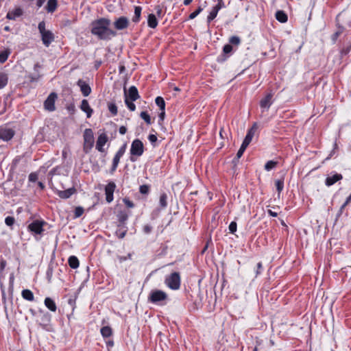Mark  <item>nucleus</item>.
<instances>
[{
	"label": "nucleus",
	"instance_id": "f257e3e1",
	"mask_svg": "<svg viewBox=\"0 0 351 351\" xmlns=\"http://www.w3.org/2000/svg\"><path fill=\"white\" fill-rule=\"evenodd\" d=\"M111 21L101 17L93 21L90 24V33L97 39L108 41L117 35V32L110 28Z\"/></svg>",
	"mask_w": 351,
	"mask_h": 351
},
{
	"label": "nucleus",
	"instance_id": "f03ea898",
	"mask_svg": "<svg viewBox=\"0 0 351 351\" xmlns=\"http://www.w3.org/2000/svg\"><path fill=\"white\" fill-rule=\"evenodd\" d=\"M168 295L164 291L160 289H153L148 295V301L150 303L163 306L167 304Z\"/></svg>",
	"mask_w": 351,
	"mask_h": 351
},
{
	"label": "nucleus",
	"instance_id": "7ed1b4c3",
	"mask_svg": "<svg viewBox=\"0 0 351 351\" xmlns=\"http://www.w3.org/2000/svg\"><path fill=\"white\" fill-rule=\"evenodd\" d=\"M38 29L41 36L43 44L47 47H49L54 41V34L51 31L46 29L44 21L38 23Z\"/></svg>",
	"mask_w": 351,
	"mask_h": 351
},
{
	"label": "nucleus",
	"instance_id": "20e7f679",
	"mask_svg": "<svg viewBox=\"0 0 351 351\" xmlns=\"http://www.w3.org/2000/svg\"><path fill=\"white\" fill-rule=\"evenodd\" d=\"M130 160L131 162H136L138 157L143 155L144 152V145L141 140L138 138L134 139L130 147Z\"/></svg>",
	"mask_w": 351,
	"mask_h": 351
},
{
	"label": "nucleus",
	"instance_id": "39448f33",
	"mask_svg": "<svg viewBox=\"0 0 351 351\" xmlns=\"http://www.w3.org/2000/svg\"><path fill=\"white\" fill-rule=\"evenodd\" d=\"M165 284L171 290H178L181 285L180 274L178 271H173L166 276Z\"/></svg>",
	"mask_w": 351,
	"mask_h": 351
},
{
	"label": "nucleus",
	"instance_id": "423d86ee",
	"mask_svg": "<svg viewBox=\"0 0 351 351\" xmlns=\"http://www.w3.org/2000/svg\"><path fill=\"white\" fill-rule=\"evenodd\" d=\"M46 224L47 222L44 220L36 219L28 225L27 230L34 235L36 239H38L37 235L42 236L43 232L45 231L43 227Z\"/></svg>",
	"mask_w": 351,
	"mask_h": 351
},
{
	"label": "nucleus",
	"instance_id": "0eeeda50",
	"mask_svg": "<svg viewBox=\"0 0 351 351\" xmlns=\"http://www.w3.org/2000/svg\"><path fill=\"white\" fill-rule=\"evenodd\" d=\"M40 314V320L38 324L40 327L48 332L52 331V327L51 325V315L49 313L43 311V309L38 310Z\"/></svg>",
	"mask_w": 351,
	"mask_h": 351
},
{
	"label": "nucleus",
	"instance_id": "6e6552de",
	"mask_svg": "<svg viewBox=\"0 0 351 351\" xmlns=\"http://www.w3.org/2000/svg\"><path fill=\"white\" fill-rule=\"evenodd\" d=\"M84 151L88 153L94 144L93 132L90 128L84 130Z\"/></svg>",
	"mask_w": 351,
	"mask_h": 351
},
{
	"label": "nucleus",
	"instance_id": "1a4fd4ad",
	"mask_svg": "<svg viewBox=\"0 0 351 351\" xmlns=\"http://www.w3.org/2000/svg\"><path fill=\"white\" fill-rule=\"evenodd\" d=\"M130 21L128 17L122 16L115 19L113 25L114 29L117 31H121L127 29L130 26Z\"/></svg>",
	"mask_w": 351,
	"mask_h": 351
},
{
	"label": "nucleus",
	"instance_id": "9d476101",
	"mask_svg": "<svg viewBox=\"0 0 351 351\" xmlns=\"http://www.w3.org/2000/svg\"><path fill=\"white\" fill-rule=\"evenodd\" d=\"M15 134V131L6 125L0 126V139L4 141L11 140Z\"/></svg>",
	"mask_w": 351,
	"mask_h": 351
},
{
	"label": "nucleus",
	"instance_id": "9b49d317",
	"mask_svg": "<svg viewBox=\"0 0 351 351\" xmlns=\"http://www.w3.org/2000/svg\"><path fill=\"white\" fill-rule=\"evenodd\" d=\"M58 95L56 93H51L44 102V107L46 110L53 112L56 110L55 101Z\"/></svg>",
	"mask_w": 351,
	"mask_h": 351
},
{
	"label": "nucleus",
	"instance_id": "f8f14e48",
	"mask_svg": "<svg viewBox=\"0 0 351 351\" xmlns=\"http://www.w3.org/2000/svg\"><path fill=\"white\" fill-rule=\"evenodd\" d=\"M116 189V184L114 182H109L105 186L106 200L108 203H111L114 199V192Z\"/></svg>",
	"mask_w": 351,
	"mask_h": 351
},
{
	"label": "nucleus",
	"instance_id": "ddd939ff",
	"mask_svg": "<svg viewBox=\"0 0 351 351\" xmlns=\"http://www.w3.org/2000/svg\"><path fill=\"white\" fill-rule=\"evenodd\" d=\"M233 47L230 44H226L223 47V53L217 58L218 62H223L232 54Z\"/></svg>",
	"mask_w": 351,
	"mask_h": 351
},
{
	"label": "nucleus",
	"instance_id": "4468645a",
	"mask_svg": "<svg viewBox=\"0 0 351 351\" xmlns=\"http://www.w3.org/2000/svg\"><path fill=\"white\" fill-rule=\"evenodd\" d=\"M274 96V93L271 90L268 93L265 97H263L260 101V106L261 108L268 110L271 106L273 101L272 98Z\"/></svg>",
	"mask_w": 351,
	"mask_h": 351
},
{
	"label": "nucleus",
	"instance_id": "2eb2a0df",
	"mask_svg": "<svg viewBox=\"0 0 351 351\" xmlns=\"http://www.w3.org/2000/svg\"><path fill=\"white\" fill-rule=\"evenodd\" d=\"M108 137L106 135V134L104 132L101 133L99 135L97 140L96 149L99 152H104V146L108 142Z\"/></svg>",
	"mask_w": 351,
	"mask_h": 351
},
{
	"label": "nucleus",
	"instance_id": "dca6fc26",
	"mask_svg": "<svg viewBox=\"0 0 351 351\" xmlns=\"http://www.w3.org/2000/svg\"><path fill=\"white\" fill-rule=\"evenodd\" d=\"M76 191H77L75 187H71L64 191L56 190V193L61 199H66L70 198L71 195L76 193Z\"/></svg>",
	"mask_w": 351,
	"mask_h": 351
},
{
	"label": "nucleus",
	"instance_id": "f3484780",
	"mask_svg": "<svg viewBox=\"0 0 351 351\" xmlns=\"http://www.w3.org/2000/svg\"><path fill=\"white\" fill-rule=\"evenodd\" d=\"M77 85L80 88V90L83 96L87 97L90 94L91 88L89 84L84 80L80 79L77 82Z\"/></svg>",
	"mask_w": 351,
	"mask_h": 351
},
{
	"label": "nucleus",
	"instance_id": "a211bd4d",
	"mask_svg": "<svg viewBox=\"0 0 351 351\" xmlns=\"http://www.w3.org/2000/svg\"><path fill=\"white\" fill-rule=\"evenodd\" d=\"M343 179V176L340 173H334L332 175H329L325 180V184L327 186H330L335 184L337 182Z\"/></svg>",
	"mask_w": 351,
	"mask_h": 351
},
{
	"label": "nucleus",
	"instance_id": "6ab92c4d",
	"mask_svg": "<svg viewBox=\"0 0 351 351\" xmlns=\"http://www.w3.org/2000/svg\"><path fill=\"white\" fill-rule=\"evenodd\" d=\"M126 97H128V99L132 100V101H135L140 97L138 89L136 88V86H130L128 90V94L125 91V98H126Z\"/></svg>",
	"mask_w": 351,
	"mask_h": 351
},
{
	"label": "nucleus",
	"instance_id": "aec40b11",
	"mask_svg": "<svg viewBox=\"0 0 351 351\" xmlns=\"http://www.w3.org/2000/svg\"><path fill=\"white\" fill-rule=\"evenodd\" d=\"M23 14V10L21 8H16L12 10H10L6 15V18L9 20H16Z\"/></svg>",
	"mask_w": 351,
	"mask_h": 351
},
{
	"label": "nucleus",
	"instance_id": "412c9836",
	"mask_svg": "<svg viewBox=\"0 0 351 351\" xmlns=\"http://www.w3.org/2000/svg\"><path fill=\"white\" fill-rule=\"evenodd\" d=\"M117 217L118 219L117 226H127L126 221L128 219V214L126 211H119L117 215Z\"/></svg>",
	"mask_w": 351,
	"mask_h": 351
},
{
	"label": "nucleus",
	"instance_id": "4be33fe9",
	"mask_svg": "<svg viewBox=\"0 0 351 351\" xmlns=\"http://www.w3.org/2000/svg\"><path fill=\"white\" fill-rule=\"evenodd\" d=\"M80 109L86 114L87 118H90L93 113V110L90 108L86 99L82 101Z\"/></svg>",
	"mask_w": 351,
	"mask_h": 351
},
{
	"label": "nucleus",
	"instance_id": "5701e85b",
	"mask_svg": "<svg viewBox=\"0 0 351 351\" xmlns=\"http://www.w3.org/2000/svg\"><path fill=\"white\" fill-rule=\"evenodd\" d=\"M45 306L51 311L56 312L57 310V306L55 301L51 298H46L44 301Z\"/></svg>",
	"mask_w": 351,
	"mask_h": 351
},
{
	"label": "nucleus",
	"instance_id": "b1692460",
	"mask_svg": "<svg viewBox=\"0 0 351 351\" xmlns=\"http://www.w3.org/2000/svg\"><path fill=\"white\" fill-rule=\"evenodd\" d=\"M134 14L132 19V21L134 23H138L141 19L142 8L138 5L134 6Z\"/></svg>",
	"mask_w": 351,
	"mask_h": 351
},
{
	"label": "nucleus",
	"instance_id": "393cba45",
	"mask_svg": "<svg viewBox=\"0 0 351 351\" xmlns=\"http://www.w3.org/2000/svg\"><path fill=\"white\" fill-rule=\"evenodd\" d=\"M58 8V0H48L45 10L49 12L53 13Z\"/></svg>",
	"mask_w": 351,
	"mask_h": 351
},
{
	"label": "nucleus",
	"instance_id": "a878e982",
	"mask_svg": "<svg viewBox=\"0 0 351 351\" xmlns=\"http://www.w3.org/2000/svg\"><path fill=\"white\" fill-rule=\"evenodd\" d=\"M147 25L152 28V29H154L157 27L158 25V19L156 16L155 14H149L147 16Z\"/></svg>",
	"mask_w": 351,
	"mask_h": 351
},
{
	"label": "nucleus",
	"instance_id": "bb28decb",
	"mask_svg": "<svg viewBox=\"0 0 351 351\" xmlns=\"http://www.w3.org/2000/svg\"><path fill=\"white\" fill-rule=\"evenodd\" d=\"M276 19L280 23H286L288 20L287 14L282 10H278L276 12Z\"/></svg>",
	"mask_w": 351,
	"mask_h": 351
},
{
	"label": "nucleus",
	"instance_id": "cd10ccee",
	"mask_svg": "<svg viewBox=\"0 0 351 351\" xmlns=\"http://www.w3.org/2000/svg\"><path fill=\"white\" fill-rule=\"evenodd\" d=\"M128 229L127 226H117V230L115 231V235L119 239H123L127 234Z\"/></svg>",
	"mask_w": 351,
	"mask_h": 351
},
{
	"label": "nucleus",
	"instance_id": "c85d7f7f",
	"mask_svg": "<svg viewBox=\"0 0 351 351\" xmlns=\"http://www.w3.org/2000/svg\"><path fill=\"white\" fill-rule=\"evenodd\" d=\"M122 156L115 154V155L113 158V160H112V164L111 168L110 169V174H113L114 173V171L117 170L118 165L120 161V158Z\"/></svg>",
	"mask_w": 351,
	"mask_h": 351
},
{
	"label": "nucleus",
	"instance_id": "c756f323",
	"mask_svg": "<svg viewBox=\"0 0 351 351\" xmlns=\"http://www.w3.org/2000/svg\"><path fill=\"white\" fill-rule=\"evenodd\" d=\"M21 295L23 299L27 301H33L34 296L33 292L29 289H23L21 292Z\"/></svg>",
	"mask_w": 351,
	"mask_h": 351
},
{
	"label": "nucleus",
	"instance_id": "7c9ffc66",
	"mask_svg": "<svg viewBox=\"0 0 351 351\" xmlns=\"http://www.w3.org/2000/svg\"><path fill=\"white\" fill-rule=\"evenodd\" d=\"M257 130V124L254 123L251 128L247 130V134L245 137L247 141H252L253 136H254L255 132Z\"/></svg>",
	"mask_w": 351,
	"mask_h": 351
},
{
	"label": "nucleus",
	"instance_id": "2f4dec72",
	"mask_svg": "<svg viewBox=\"0 0 351 351\" xmlns=\"http://www.w3.org/2000/svg\"><path fill=\"white\" fill-rule=\"evenodd\" d=\"M68 263L72 269H77L80 265L79 260L75 256H71L68 259Z\"/></svg>",
	"mask_w": 351,
	"mask_h": 351
},
{
	"label": "nucleus",
	"instance_id": "473e14b6",
	"mask_svg": "<svg viewBox=\"0 0 351 351\" xmlns=\"http://www.w3.org/2000/svg\"><path fill=\"white\" fill-rule=\"evenodd\" d=\"M10 53L11 51L9 49L0 51V63H4L8 60Z\"/></svg>",
	"mask_w": 351,
	"mask_h": 351
},
{
	"label": "nucleus",
	"instance_id": "72a5a7b5",
	"mask_svg": "<svg viewBox=\"0 0 351 351\" xmlns=\"http://www.w3.org/2000/svg\"><path fill=\"white\" fill-rule=\"evenodd\" d=\"M100 332L104 338L110 337L112 334V328L108 326L102 327Z\"/></svg>",
	"mask_w": 351,
	"mask_h": 351
},
{
	"label": "nucleus",
	"instance_id": "f704fd0d",
	"mask_svg": "<svg viewBox=\"0 0 351 351\" xmlns=\"http://www.w3.org/2000/svg\"><path fill=\"white\" fill-rule=\"evenodd\" d=\"M8 82V75L5 73L0 72V89L4 88Z\"/></svg>",
	"mask_w": 351,
	"mask_h": 351
},
{
	"label": "nucleus",
	"instance_id": "c9c22d12",
	"mask_svg": "<svg viewBox=\"0 0 351 351\" xmlns=\"http://www.w3.org/2000/svg\"><path fill=\"white\" fill-rule=\"evenodd\" d=\"M156 104L159 107L161 111H165V101L162 97H157L155 99Z\"/></svg>",
	"mask_w": 351,
	"mask_h": 351
},
{
	"label": "nucleus",
	"instance_id": "e433bc0d",
	"mask_svg": "<svg viewBox=\"0 0 351 351\" xmlns=\"http://www.w3.org/2000/svg\"><path fill=\"white\" fill-rule=\"evenodd\" d=\"M219 10L214 6L207 16V23H210L215 19L218 14Z\"/></svg>",
	"mask_w": 351,
	"mask_h": 351
},
{
	"label": "nucleus",
	"instance_id": "4c0bfd02",
	"mask_svg": "<svg viewBox=\"0 0 351 351\" xmlns=\"http://www.w3.org/2000/svg\"><path fill=\"white\" fill-rule=\"evenodd\" d=\"M159 204L161 208H165L167 206V195L165 193L160 194Z\"/></svg>",
	"mask_w": 351,
	"mask_h": 351
},
{
	"label": "nucleus",
	"instance_id": "58836bf2",
	"mask_svg": "<svg viewBox=\"0 0 351 351\" xmlns=\"http://www.w3.org/2000/svg\"><path fill=\"white\" fill-rule=\"evenodd\" d=\"M275 184L276 186V190L278 194H280L284 188V178L276 180Z\"/></svg>",
	"mask_w": 351,
	"mask_h": 351
},
{
	"label": "nucleus",
	"instance_id": "ea45409f",
	"mask_svg": "<svg viewBox=\"0 0 351 351\" xmlns=\"http://www.w3.org/2000/svg\"><path fill=\"white\" fill-rule=\"evenodd\" d=\"M278 165V162L274 160H269L265 165V169L266 171H271L274 169Z\"/></svg>",
	"mask_w": 351,
	"mask_h": 351
},
{
	"label": "nucleus",
	"instance_id": "a19ab883",
	"mask_svg": "<svg viewBox=\"0 0 351 351\" xmlns=\"http://www.w3.org/2000/svg\"><path fill=\"white\" fill-rule=\"evenodd\" d=\"M140 117L142 119H143L145 121V122L147 125H150L152 123L151 117H150L149 114L147 113V112H146V111L141 112L140 114Z\"/></svg>",
	"mask_w": 351,
	"mask_h": 351
},
{
	"label": "nucleus",
	"instance_id": "79ce46f5",
	"mask_svg": "<svg viewBox=\"0 0 351 351\" xmlns=\"http://www.w3.org/2000/svg\"><path fill=\"white\" fill-rule=\"evenodd\" d=\"M241 43V38L237 36H232L229 38V44L238 46Z\"/></svg>",
	"mask_w": 351,
	"mask_h": 351
},
{
	"label": "nucleus",
	"instance_id": "37998d69",
	"mask_svg": "<svg viewBox=\"0 0 351 351\" xmlns=\"http://www.w3.org/2000/svg\"><path fill=\"white\" fill-rule=\"evenodd\" d=\"M125 104L130 111L136 110V105L134 104V101H132L128 97L125 98Z\"/></svg>",
	"mask_w": 351,
	"mask_h": 351
},
{
	"label": "nucleus",
	"instance_id": "c03bdc74",
	"mask_svg": "<svg viewBox=\"0 0 351 351\" xmlns=\"http://www.w3.org/2000/svg\"><path fill=\"white\" fill-rule=\"evenodd\" d=\"M14 223H15V219L14 217L8 216L5 217V223L6 224V226H9L12 230L13 229L12 226L14 224Z\"/></svg>",
	"mask_w": 351,
	"mask_h": 351
},
{
	"label": "nucleus",
	"instance_id": "a18cd8bd",
	"mask_svg": "<svg viewBox=\"0 0 351 351\" xmlns=\"http://www.w3.org/2000/svg\"><path fill=\"white\" fill-rule=\"evenodd\" d=\"M150 186L147 184L141 185L139 187V192L143 195H148L149 193Z\"/></svg>",
	"mask_w": 351,
	"mask_h": 351
},
{
	"label": "nucleus",
	"instance_id": "49530a36",
	"mask_svg": "<svg viewBox=\"0 0 351 351\" xmlns=\"http://www.w3.org/2000/svg\"><path fill=\"white\" fill-rule=\"evenodd\" d=\"M108 108L109 111L111 112L112 115H117L118 110H117V106L114 103H109L108 105Z\"/></svg>",
	"mask_w": 351,
	"mask_h": 351
},
{
	"label": "nucleus",
	"instance_id": "de8ad7c7",
	"mask_svg": "<svg viewBox=\"0 0 351 351\" xmlns=\"http://www.w3.org/2000/svg\"><path fill=\"white\" fill-rule=\"evenodd\" d=\"M84 208L81 206H77L75 208L74 210V217L75 218H78L81 217L84 213Z\"/></svg>",
	"mask_w": 351,
	"mask_h": 351
},
{
	"label": "nucleus",
	"instance_id": "09e8293b",
	"mask_svg": "<svg viewBox=\"0 0 351 351\" xmlns=\"http://www.w3.org/2000/svg\"><path fill=\"white\" fill-rule=\"evenodd\" d=\"M202 10L203 8L201 6H199L196 10L190 14L189 19L191 20L195 19L200 12H202Z\"/></svg>",
	"mask_w": 351,
	"mask_h": 351
},
{
	"label": "nucleus",
	"instance_id": "8fccbe9b",
	"mask_svg": "<svg viewBox=\"0 0 351 351\" xmlns=\"http://www.w3.org/2000/svg\"><path fill=\"white\" fill-rule=\"evenodd\" d=\"M245 149L240 147L239 151L237 152V156L236 157L233 159L232 162H236L237 161L239 160V159L242 156V155L243 154L244 152H245Z\"/></svg>",
	"mask_w": 351,
	"mask_h": 351
},
{
	"label": "nucleus",
	"instance_id": "3c124183",
	"mask_svg": "<svg viewBox=\"0 0 351 351\" xmlns=\"http://www.w3.org/2000/svg\"><path fill=\"white\" fill-rule=\"evenodd\" d=\"M38 178V173L37 172H32L28 176L29 181L31 182H35Z\"/></svg>",
	"mask_w": 351,
	"mask_h": 351
},
{
	"label": "nucleus",
	"instance_id": "603ef678",
	"mask_svg": "<svg viewBox=\"0 0 351 351\" xmlns=\"http://www.w3.org/2000/svg\"><path fill=\"white\" fill-rule=\"evenodd\" d=\"M237 224L235 221H232L228 227L230 233L234 234L237 231Z\"/></svg>",
	"mask_w": 351,
	"mask_h": 351
},
{
	"label": "nucleus",
	"instance_id": "864d4df0",
	"mask_svg": "<svg viewBox=\"0 0 351 351\" xmlns=\"http://www.w3.org/2000/svg\"><path fill=\"white\" fill-rule=\"evenodd\" d=\"M66 108L69 111L70 114H74L76 111L75 106L73 103H71V104H68L66 106Z\"/></svg>",
	"mask_w": 351,
	"mask_h": 351
},
{
	"label": "nucleus",
	"instance_id": "5fc2aeb1",
	"mask_svg": "<svg viewBox=\"0 0 351 351\" xmlns=\"http://www.w3.org/2000/svg\"><path fill=\"white\" fill-rule=\"evenodd\" d=\"M153 227L149 224H145L143 228V231L145 234H149L152 232Z\"/></svg>",
	"mask_w": 351,
	"mask_h": 351
},
{
	"label": "nucleus",
	"instance_id": "6e6d98bb",
	"mask_svg": "<svg viewBox=\"0 0 351 351\" xmlns=\"http://www.w3.org/2000/svg\"><path fill=\"white\" fill-rule=\"evenodd\" d=\"M126 147H127V144L126 143H124L119 149V150L117 152V154L121 156H123V154H125V150H126Z\"/></svg>",
	"mask_w": 351,
	"mask_h": 351
},
{
	"label": "nucleus",
	"instance_id": "4d7b16f0",
	"mask_svg": "<svg viewBox=\"0 0 351 351\" xmlns=\"http://www.w3.org/2000/svg\"><path fill=\"white\" fill-rule=\"evenodd\" d=\"M47 278L48 280V282H50L51 280V277L53 276V268L51 267H49L47 272H46Z\"/></svg>",
	"mask_w": 351,
	"mask_h": 351
},
{
	"label": "nucleus",
	"instance_id": "13d9d810",
	"mask_svg": "<svg viewBox=\"0 0 351 351\" xmlns=\"http://www.w3.org/2000/svg\"><path fill=\"white\" fill-rule=\"evenodd\" d=\"M350 51H351V43L348 46L345 47L341 49V54L342 56H346L347 54H348L350 53Z\"/></svg>",
	"mask_w": 351,
	"mask_h": 351
},
{
	"label": "nucleus",
	"instance_id": "bf43d9fd",
	"mask_svg": "<svg viewBox=\"0 0 351 351\" xmlns=\"http://www.w3.org/2000/svg\"><path fill=\"white\" fill-rule=\"evenodd\" d=\"M123 202L128 208L134 207V204L133 203V202L130 200L128 198H123Z\"/></svg>",
	"mask_w": 351,
	"mask_h": 351
},
{
	"label": "nucleus",
	"instance_id": "052dcab7",
	"mask_svg": "<svg viewBox=\"0 0 351 351\" xmlns=\"http://www.w3.org/2000/svg\"><path fill=\"white\" fill-rule=\"evenodd\" d=\"M342 32H343V28H341V29L338 30L337 32H336L335 34H332V40H333V42H335L337 40V39L338 38V37L340 36V34Z\"/></svg>",
	"mask_w": 351,
	"mask_h": 351
},
{
	"label": "nucleus",
	"instance_id": "680f3d73",
	"mask_svg": "<svg viewBox=\"0 0 351 351\" xmlns=\"http://www.w3.org/2000/svg\"><path fill=\"white\" fill-rule=\"evenodd\" d=\"M215 7L219 11L221 8L225 7L223 0H217V3Z\"/></svg>",
	"mask_w": 351,
	"mask_h": 351
},
{
	"label": "nucleus",
	"instance_id": "e2e57ef3",
	"mask_svg": "<svg viewBox=\"0 0 351 351\" xmlns=\"http://www.w3.org/2000/svg\"><path fill=\"white\" fill-rule=\"evenodd\" d=\"M148 140L152 144H154L157 141L158 138L155 134H149L148 136Z\"/></svg>",
	"mask_w": 351,
	"mask_h": 351
},
{
	"label": "nucleus",
	"instance_id": "0e129e2a",
	"mask_svg": "<svg viewBox=\"0 0 351 351\" xmlns=\"http://www.w3.org/2000/svg\"><path fill=\"white\" fill-rule=\"evenodd\" d=\"M29 78L31 82H36L40 78V75L39 74H36V75L31 74L29 75Z\"/></svg>",
	"mask_w": 351,
	"mask_h": 351
},
{
	"label": "nucleus",
	"instance_id": "69168bd1",
	"mask_svg": "<svg viewBox=\"0 0 351 351\" xmlns=\"http://www.w3.org/2000/svg\"><path fill=\"white\" fill-rule=\"evenodd\" d=\"M156 10L157 16L158 18H161L162 16V11L159 5L156 7Z\"/></svg>",
	"mask_w": 351,
	"mask_h": 351
},
{
	"label": "nucleus",
	"instance_id": "338daca9",
	"mask_svg": "<svg viewBox=\"0 0 351 351\" xmlns=\"http://www.w3.org/2000/svg\"><path fill=\"white\" fill-rule=\"evenodd\" d=\"M263 269V265L261 262L257 263V270L256 271V276L261 273V270Z\"/></svg>",
	"mask_w": 351,
	"mask_h": 351
},
{
	"label": "nucleus",
	"instance_id": "774afa93",
	"mask_svg": "<svg viewBox=\"0 0 351 351\" xmlns=\"http://www.w3.org/2000/svg\"><path fill=\"white\" fill-rule=\"evenodd\" d=\"M251 143V141H247V139L244 138L241 147L245 149L247 147V146L249 145V144Z\"/></svg>",
	"mask_w": 351,
	"mask_h": 351
}]
</instances>
